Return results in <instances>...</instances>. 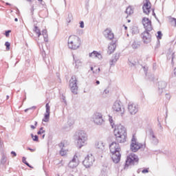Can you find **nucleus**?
Returning <instances> with one entry per match:
<instances>
[{
	"label": "nucleus",
	"instance_id": "nucleus-1",
	"mask_svg": "<svg viewBox=\"0 0 176 176\" xmlns=\"http://www.w3.org/2000/svg\"><path fill=\"white\" fill-rule=\"evenodd\" d=\"M142 24L146 30L141 34V38H142L144 43H148L151 42V39L152 38V36L149 32L153 30V28H152V22L149 19L144 18L142 20Z\"/></svg>",
	"mask_w": 176,
	"mask_h": 176
},
{
	"label": "nucleus",
	"instance_id": "nucleus-2",
	"mask_svg": "<svg viewBox=\"0 0 176 176\" xmlns=\"http://www.w3.org/2000/svg\"><path fill=\"white\" fill-rule=\"evenodd\" d=\"M110 152L111 155V159L113 163L118 164L120 162V157H122V155H120V146L119 143H116V142H113L109 145Z\"/></svg>",
	"mask_w": 176,
	"mask_h": 176
},
{
	"label": "nucleus",
	"instance_id": "nucleus-3",
	"mask_svg": "<svg viewBox=\"0 0 176 176\" xmlns=\"http://www.w3.org/2000/svg\"><path fill=\"white\" fill-rule=\"evenodd\" d=\"M87 133L85 131H78L75 133V140L76 141L77 146L80 149L85 145H87Z\"/></svg>",
	"mask_w": 176,
	"mask_h": 176
},
{
	"label": "nucleus",
	"instance_id": "nucleus-4",
	"mask_svg": "<svg viewBox=\"0 0 176 176\" xmlns=\"http://www.w3.org/2000/svg\"><path fill=\"white\" fill-rule=\"evenodd\" d=\"M109 122L112 129H114V135H123L127 134V130L123 125H115V122H113V118H112V116H109Z\"/></svg>",
	"mask_w": 176,
	"mask_h": 176
},
{
	"label": "nucleus",
	"instance_id": "nucleus-5",
	"mask_svg": "<svg viewBox=\"0 0 176 176\" xmlns=\"http://www.w3.org/2000/svg\"><path fill=\"white\" fill-rule=\"evenodd\" d=\"M80 38L78 36L72 35L68 39V47L72 50H77L80 47Z\"/></svg>",
	"mask_w": 176,
	"mask_h": 176
},
{
	"label": "nucleus",
	"instance_id": "nucleus-6",
	"mask_svg": "<svg viewBox=\"0 0 176 176\" xmlns=\"http://www.w3.org/2000/svg\"><path fill=\"white\" fill-rule=\"evenodd\" d=\"M113 109L115 112L118 113V115L122 116L124 115V107L122 105V102L116 100L113 105Z\"/></svg>",
	"mask_w": 176,
	"mask_h": 176
},
{
	"label": "nucleus",
	"instance_id": "nucleus-7",
	"mask_svg": "<svg viewBox=\"0 0 176 176\" xmlns=\"http://www.w3.org/2000/svg\"><path fill=\"white\" fill-rule=\"evenodd\" d=\"M141 148H142V144L137 142L135 135H133L131 144V150L132 151V152H137L138 149H141Z\"/></svg>",
	"mask_w": 176,
	"mask_h": 176
},
{
	"label": "nucleus",
	"instance_id": "nucleus-8",
	"mask_svg": "<svg viewBox=\"0 0 176 176\" xmlns=\"http://www.w3.org/2000/svg\"><path fill=\"white\" fill-rule=\"evenodd\" d=\"M93 155H88L82 162V164L85 168H90L95 162Z\"/></svg>",
	"mask_w": 176,
	"mask_h": 176
},
{
	"label": "nucleus",
	"instance_id": "nucleus-9",
	"mask_svg": "<svg viewBox=\"0 0 176 176\" xmlns=\"http://www.w3.org/2000/svg\"><path fill=\"white\" fill-rule=\"evenodd\" d=\"M69 87L73 94H78V80L75 76H72Z\"/></svg>",
	"mask_w": 176,
	"mask_h": 176
},
{
	"label": "nucleus",
	"instance_id": "nucleus-10",
	"mask_svg": "<svg viewBox=\"0 0 176 176\" xmlns=\"http://www.w3.org/2000/svg\"><path fill=\"white\" fill-rule=\"evenodd\" d=\"M128 111L130 115H135L138 110L140 109V107L137 103H134L133 102H129L128 104Z\"/></svg>",
	"mask_w": 176,
	"mask_h": 176
},
{
	"label": "nucleus",
	"instance_id": "nucleus-11",
	"mask_svg": "<svg viewBox=\"0 0 176 176\" xmlns=\"http://www.w3.org/2000/svg\"><path fill=\"white\" fill-rule=\"evenodd\" d=\"M135 163H138V156L135 154H131L126 160V166H134Z\"/></svg>",
	"mask_w": 176,
	"mask_h": 176
},
{
	"label": "nucleus",
	"instance_id": "nucleus-12",
	"mask_svg": "<svg viewBox=\"0 0 176 176\" xmlns=\"http://www.w3.org/2000/svg\"><path fill=\"white\" fill-rule=\"evenodd\" d=\"M94 122L96 124L101 126L104 124V118H102V114L100 113H96L93 116Z\"/></svg>",
	"mask_w": 176,
	"mask_h": 176
},
{
	"label": "nucleus",
	"instance_id": "nucleus-13",
	"mask_svg": "<svg viewBox=\"0 0 176 176\" xmlns=\"http://www.w3.org/2000/svg\"><path fill=\"white\" fill-rule=\"evenodd\" d=\"M79 164V159L78 158V155H74L73 159L69 162L68 167L70 168H75L78 167Z\"/></svg>",
	"mask_w": 176,
	"mask_h": 176
},
{
	"label": "nucleus",
	"instance_id": "nucleus-14",
	"mask_svg": "<svg viewBox=\"0 0 176 176\" xmlns=\"http://www.w3.org/2000/svg\"><path fill=\"white\" fill-rule=\"evenodd\" d=\"M103 35L106 39H108L109 41H112L113 38H115V35L113 34V32H112V30L109 28H107L104 31Z\"/></svg>",
	"mask_w": 176,
	"mask_h": 176
},
{
	"label": "nucleus",
	"instance_id": "nucleus-15",
	"mask_svg": "<svg viewBox=\"0 0 176 176\" xmlns=\"http://www.w3.org/2000/svg\"><path fill=\"white\" fill-rule=\"evenodd\" d=\"M45 108H46V111L44 116V118L43 119V122H47L50 119V106L49 105V103H47L45 104Z\"/></svg>",
	"mask_w": 176,
	"mask_h": 176
},
{
	"label": "nucleus",
	"instance_id": "nucleus-16",
	"mask_svg": "<svg viewBox=\"0 0 176 176\" xmlns=\"http://www.w3.org/2000/svg\"><path fill=\"white\" fill-rule=\"evenodd\" d=\"M116 140L120 144H124L127 140V134L125 135H116Z\"/></svg>",
	"mask_w": 176,
	"mask_h": 176
},
{
	"label": "nucleus",
	"instance_id": "nucleus-17",
	"mask_svg": "<svg viewBox=\"0 0 176 176\" xmlns=\"http://www.w3.org/2000/svg\"><path fill=\"white\" fill-rule=\"evenodd\" d=\"M142 9L145 14H149V13H151V2L149 1H146L143 5Z\"/></svg>",
	"mask_w": 176,
	"mask_h": 176
},
{
	"label": "nucleus",
	"instance_id": "nucleus-18",
	"mask_svg": "<svg viewBox=\"0 0 176 176\" xmlns=\"http://www.w3.org/2000/svg\"><path fill=\"white\" fill-rule=\"evenodd\" d=\"M167 86V83L164 81L158 82V93L159 94H162L163 93V89H166Z\"/></svg>",
	"mask_w": 176,
	"mask_h": 176
},
{
	"label": "nucleus",
	"instance_id": "nucleus-19",
	"mask_svg": "<svg viewBox=\"0 0 176 176\" xmlns=\"http://www.w3.org/2000/svg\"><path fill=\"white\" fill-rule=\"evenodd\" d=\"M149 134L151 137V141L153 145H157L159 144V140L156 138L152 129L149 130Z\"/></svg>",
	"mask_w": 176,
	"mask_h": 176
},
{
	"label": "nucleus",
	"instance_id": "nucleus-20",
	"mask_svg": "<svg viewBox=\"0 0 176 176\" xmlns=\"http://www.w3.org/2000/svg\"><path fill=\"white\" fill-rule=\"evenodd\" d=\"M120 58V54H115L111 60H110V65L111 67H113V65H115V64H116L118 60H119V58Z\"/></svg>",
	"mask_w": 176,
	"mask_h": 176
},
{
	"label": "nucleus",
	"instance_id": "nucleus-21",
	"mask_svg": "<svg viewBox=\"0 0 176 176\" xmlns=\"http://www.w3.org/2000/svg\"><path fill=\"white\" fill-rule=\"evenodd\" d=\"M115 49H116V43H111L108 46V54H112L115 52Z\"/></svg>",
	"mask_w": 176,
	"mask_h": 176
},
{
	"label": "nucleus",
	"instance_id": "nucleus-22",
	"mask_svg": "<svg viewBox=\"0 0 176 176\" xmlns=\"http://www.w3.org/2000/svg\"><path fill=\"white\" fill-rule=\"evenodd\" d=\"M95 146L100 151H104L105 149V144L102 141H98L96 143Z\"/></svg>",
	"mask_w": 176,
	"mask_h": 176
},
{
	"label": "nucleus",
	"instance_id": "nucleus-23",
	"mask_svg": "<svg viewBox=\"0 0 176 176\" xmlns=\"http://www.w3.org/2000/svg\"><path fill=\"white\" fill-rule=\"evenodd\" d=\"M89 57L91 58H100V57H101V54L97 52V51H94L93 52L89 53Z\"/></svg>",
	"mask_w": 176,
	"mask_h": 176
},
{
	"label": "nucleus",
	"instance_id": "nucleus-24",
	"mask_svg": "<svg viewBox=\"0 0 176 176\" xmlns=\"http://www.w3.org/2000/svg\"><path fill=\"white\" fill-rule=\"evenodd\" d=\"M125 13H126V14H129L130 16V14H133V13H134V9H133V7L129 6L126 9Z\"/></svg>",
	"mask_w": 176,
	"mask_h": 176
},
{
	"label": "nucleus",
	"instance_id": "nucleus-25",
	"mask_svg": "<svg viewBox=\"0 0 176 176\" xmlns=\"http://www.w3.org/2000/svg\"><path fill=\"white\" fill-rule=\"evenodd\" d=\"M174 57H175L174 52L169 51V53L167 54V59L171 60L172 63H173V61L174 60Z\"/></svg>",
	"mask_w": 176,
	"mask_h": 176
},
{
	"label": "nucleus",
	"instance_id": "nucleus-26",
	"mask_svg": "<svg viewBox=\"0 0 176 176\" xmlns=\"http://www.w3.org/2000/svg\"><path fill=\"white\" fill-rule=\"evenodd\" d=\"M42 32H43L42 35H43V36L44 38L45 42H47V41H48L47 40V30H43Z\"/></svg>",
	"mask_w": 176,
	"mask_h": 176
},
{
	"label": "nucleus",
	"instance_id": "nucleus-27",
	"mask_svg": "<svg viewBox=\"0 0 176 176\" xmlns=\"http://www.w3.org/2000/svg\"><path fill=\"white\" fill-rule=\"evenodd\" d=\"M34 32H36L37 36L40 37L42 35V34L41 33V30L38 28H37V26H34Z\"/></svg>",
	"mask_w": 176,
	"mask_h": 176
},
{
	"label": "nucleus",
	"instance_id": "nucleus-28",
	"mask_svg": "<svg viewBox=\"0 0 176 176\" xmlns=\"http://www.w3.org/2000/svg\"><path fill=\"white\" fill-rule=\"evenodd\" d=\"M22 162L24 163V164H25L26 166H28V167L32 168V166H31L30 164L27 162V158H25V157H22Z\"/></svg>",
	"mask_w": 176,
	"mask_h": 176
},
{
	"label": "nucleus",
	"instance_id": "nucleus-29",
	"mask_svg": "<svg viewBox=\"0 0 176 176\" xmlns=\"http://www.w3.org/2000/svg\"><path fill=\"white\" fill-rule=\"evenodd\" d=\"M140 43H138V42L134 41L132 43L133 49H138V47H140Z\"/></svg>",
	"mask_w": 176,
	"mask_h": 176
},
{
	"label": "nucleus",
	"instance_id": "nucleus-30",
	"mask_svg": "<svg viewBox=\"0 0 176 176\" xmlns=\"http://www.w3.org/2000/svg\"><path fill=\"white\" fill-rule=\"evenodd\" d=\"M0 162H1V164H3V165L6 164V162H7L6 156L3 155Z\"/></svg>",
	"mask_w": 176,
	"mask_h": 176
},
{
	"label": "nucleus",
	"instance_id": "nucleus-31",
	"mask_svg": "<svg viewBox=\"0 0 176 176\" xmlns=\"http://www.w3.org/2000/svg\"><path fill=\"white\" fill-rule=\"evenodd\" d=\"M60 155L61 156H65V155H67V150H65L64 148H60Z\"/></svg>",
	"mask_w": 176,
	"mask_h": 176
},
{
	"label": "nucleus",
	"instance_id": "nucleus-32",
	"mask_svg": "<svg viewBox=\"0 0 176 176\" xmlns=\"http://www.w3.org/2000/svg\"><path fill=\"white\" fill-rule=\"evenodd\" d=\"M71 20H72V14H68L67 18L66 19L67 23H71Z\"/></svg>",
	"mask_w": 176,
	"mask_h": 176
},
{
	"label": "nucleus",
	"instance_id": "nucleus-33",
	"mask_svg": "<svg viewBox=\"0 0 176 176\" xmlns=\"http://www.w3.org/2000/svg\"><path fill=\"white\" fill-rule=\"evenodd\" d=\"M170 22L171 23L172 25L176 26V19L175 18H170Z\"/></svg>",
	"mask_w": 176,
	"mask_h": 176
},
{
	"label": "nucleus",
	"instance_id": "nucleus-34",
	"mask_svg": "<svg viewBox=\"0 0 176 176\" xmlns=\"http://www.w3.org/2000/svg\"><path fill=\"white\" fill-rule=\"evenodd\" d=\"M109 93V90L104 89L103 92L102 93V97H107V95Z\"/></svg>",
	"mask_w": 176,
	"mask_h": 176
},
{
	"label": "nucleus",
	"instance_id": "nucleus-35",
	"mask_svg": "<svg viewBox=\"0 0 176 176\" xmlns=\"http://www.w3.org/2000/svg\"><path fill=\"white\" fill-rule=\"evenodd\" d=\"M31 137L33 140V141H36V142H38V135H34V134H31Z\"/></svg>",
	"mask_w": 176,
	"mask_h": 176
},
{
	"label": "nucleus",
	"instance_id": "nucleus-36",
	"mask_svg": "<svg viewBox=\"0 0 176 176\" xmlns=\"http://www.w3.org/2000/svg\"><path fill=\"white\" fill-rule=\"evenodd\" d=\"M162 36H163V34H162L161 31H158L157 32V38L159 39H162Z\"/></svg>",
	"mask_w": 176,
	"mask_h": 176
},
{
	"label": "nucleus",
	"instance_id": "nucleus-37",
	"mask_svg": "<svg viewBox=\"0 0 176 176\" xmlns=\"http://www.w3.org/2000/svg\"><path fill=\"white\" fill-rule=\"evenodd\" d=\"M5 46H6V50H10V43L9 42H6L5 43Z\"/></svg>",
	"mask_w": 176,
	"mask_h": 176
},
{
	"label": "nucleus",
	"instance_id": "nucleus-38",
	"mask_svg": "<svg viewBox=\"0 0 176 176\" xmlns=\"http://www.w3.org/2000/svg\"><path fill=\"white\" fill-rule=\"evenodd\" d=\"M45 130H43V127H41L40 130L37 132V134L41 135V134H44Z\"/></svg>",
	"mask_w": 176,
	"mask_h": 176
},
{
	"label": "nucleus",
	"instance_id": "nucleus-39",
	"mask_svg": "<svg viewBox=\"0 0 176 176\" xmlns=\"http://www.w3.org/2000/svg\"><path fill=\"white\" fill-rule=\"evenodd\" d=\"M100 67H98V69H96V70L93 71V74H100Z\"/></svg>",
	"mask_w": 176,
	"mask_h": 176
},
{
	"label": "nucleus",
	"instance_id": "nucleus-40",
	"mask_svg": "<svg viewBox=\"0 0 176 176\" xmlns=\"http://www.w3.org/2000/svg\"><path fill=\"white\" fill-rule=\"evenodd\" d=\"M65 146V144H64V142H60L59 144V147L60 148V149H64Z\"/></svg>",
	"mask_w": 176,
	"mask_h": 176
},
{
	"label": "nucleus",
	"instance_id": "nucleus-41",
	"mask_svg": "<svg viewBox=\"0 0 176 176\" xmlns=\"http://www.w3.org/2000/svg\"><path fill=\"white\" fill-rule=\"evenodd\" d=\"M132 34H138V30H137V28H133L132 29Z\"/></svg>",
	"mask_w": 176,
	"mask_h": 176
},
{
	"label": "nucleus",
	"instance_id": "nucleus-42",
	"mask_svg": "<svg viewBox=\"0 0 176 176\" xmlns=\"http://www.w3.org/2000/svg\"><path fill=\"white\" fill-rule=\"evenodd\" d=\"M80 28H85V23L82 21L80 22Z\"/></svg>",
	"mask_w": 176,
	"mask_h": 176
},
{
	"label": "nucleus",
	"instance_id": "nucleus-43",
	"mask_svg": "<svg viewBox=\"0 0 176 176\" xmlns=\"http://www.w3.org/2000/svg\"><path fill=\"white\" fill-rule=\"evenodd\" d=\"M76 67H79V64H80V60H75Z\"/></svg>",
	"mask_w": 176,
	"mask_h": 176
},
{
	"label": "nucleus",
	"instance_id": "nucleus-44",
	"mask_svg": "<svg viewBox=\"0 0 176 176\" xmlns=\"http://www.w3.org/2000/svg\"><path fill=\"white\" fill-rule=\"evenodd\" d=\"M10 32H12V31L11 30H8V31H6V34H5V35H6V36H9V34H10Z\"/></svg>",
	"mask_w": 176,
	"mask_h": 176
},
{
	"label": "nucleus",
	"instance_id": "nucleus-45",
	"mask_svg": "<svg viewBox=\"0 0 176 176\" xmlns=\"http://www.w3.org/2000/svg\"><path fill=\"white\" fill-rule=\"evenodd\" d=\"M129 65H130V67H134V65H135V62L131 63V61H129Z\"/></svg>",
	"mask_w": 176,
	"mask_h": 176
},
{
	"label": "nucleus",
	"instance_id": "nucleus-46",
	"mask_svg": "<svg viewBox=\"0 0 176 176\" xmlns=\"http://www.w3.org/2000/svg\"><path fill=\"white\" fill-rule=\"evenodd\" d=\"M142 173L143 174H145V173H149V170H148V169H144V170H142Z\"/></svg>",
	"mask_w": 176,
	"mask_h": 176
},
{
	"label": "nucleus",
	"instance_id": "nucleus-47",
	"mask_svg": "<svg viewBox=\"0 0 176 176\" xmlns=\"http://www.w3.org/2000/svg\"><path fill=\"white\" fill-rule=\"evenodd\" d=\"M11 155H13V156H14V157H16L17 156V153H16V152H14V151H12Z\"/></svg>",
	"mask_w": 176,
	"mask_h": 176
},
{
	"label": "nucleus",
	"instance_id": "nucleus-48",
	"mask_svg": "<svg viewBox=\"0 0 176 176\" xmlns=\"http://www.w3.org/2000/svg\"><path fill=\"white\" fill-rule=\"evenodd\" d=\"M28 151H30V152H35V149H32L31 148H28Z\"/></svg>",
	"mask_w": 176,
	"mask_h": 176
},
{
	"label": "nucleus",
	"instance_id": "nucleus-49",
	"mask_svg": "<svg viewBox=\"0 0 176 176\" xmlns=\"http://www.w3.org/2000/svg\"><path fill=\"white\" fill-rule=\"evenodd\" d=\"M38 2H41L42 5H45V2H43V0H38Z\"/></svg>",
	"mask_w": 176,
	"mask_h": 176
},
{
	"label": "nucleus",
	"instance_id": "nucleus-50",
	"mask_svg": "<svg viewBox=\"0 0 176 176\" xmlns=\"http://www.w3.org/2000/svg\"><path fill=\"white\" fill-rule=\"evenodd\" d=\"M30 127H31V129H32V130H35V129H36L35 126H34V125H31Z\"/></svg>",
	"mask_w": 176,
	"mask_h": 176
},
{
	"label": "nucleus",
	"instance_id": "nucleus-51",
	"mask_svg": "<svg viewBox=\"0 0 176 176\" xmlns=\"http://www.w3.org/2000/svg\"><path fill=\"white\" fill-rule=\"evenodd\" d=\"M166 98H168V100H170V96L168 95V94H166Z\"/></svg>",
	"mask_w": 176,
	"mask_h": 176
},
{
	"label": "nucleus",
	"instance_id": "nucleus-52",
	"mask_svg": "<svg viewBox=\"0 0 176 176\" xmlns=\"http://www.w3.org/2000/svg\"><path fill=\"white\" fill-rule=\"evenodd\" d=\"M30 109H31V108L25 109V112H28V111H30Z\"/></svg>",
	"mask_w": 176,
	"mask_h": 176
},
{
	"label": "nucleus",
	"instance_id": "nucleus-53",
	"mask_svg": "<svg viewBox=\"0 0 176 176\" xmlns=\"http://www.w3.org/2000/svg\"><path fill=\"white\" fill-rule=\"evenodd\" d=\"M96 85H100V81L99 80H96Z\"/></svg>",
	"mask_w": 176,
	"mask_h": 176
},
{
	"label": "nucleus",
	"instance_id": "nucleus-54",
	"mask_svg": "<svg viewBox=\"0 0 176 176\" xmlns=\"http://www.w3.org/2000/svg\"><path fill=\"white\" fill-rule=\"evenodd\" d=\"M3 144V142L0 140V145L2 146Z\"/></svg>",
	"mask_w": 176,
	"mask_h": 176
},
{
	"label": "nucleus",
	"instance_id": "nucleus-55",
	"mask_svg": "<svg viewBox=\"0 0 176 176\" xmlns=\"http://www.w3.org/2000/svg\"><path fill=\"white\" fill-rule=\"evenodd\" d=\"M37 125H38V122L35 121L34 126H37Z\"/></svg>",
	"mask_w": 176,
	"mask_h": 176
},
{
	"label": "nucleus",
	"instance_id": "nucleus-56",
	"mask_svg": "<svg viewBox=\"0 0 176 176\" xmlns=\"http://www.w3.org/2000/svg\"><path fill=\"white\" fill-rule=\"evenodd\" d=\"M124 30H127V26H126V25H124Z\"/></svg>",
	"mask_w": 176,
	"mask_h": 176
},
{
	"label": "nucleus",
	"instance_id": "nucleus-57",
	"mask_svg": "<svg viewBox=\"0 0 176 176\" xmlns=\"http://www.w3.org/2000/svg\"><path fill=\"white\" fill-rule=\"evenodd\" d=\"M158 126H159L160 127H162V124H160V122H159V123H158Z\"/></svg>",
	"mask_w": 176,
	"mask_h": 176
},
{
	"label": "nucleus",
	"instance_id": "nucleus-58",
	"mask_svg": "<svg viewBox=\"0 0 176 176\" xmlns=\"http://www.w3.org/2000/svg\"><path fill=\"white\" fill-rule=\"evenodd\" d=\"M153 15L156 16V14H155V11H153Z\"/></svg>",
	"mask_w": 176,
	"mask_h": 176
},
{
	"label": "nucleus",
	"instance_id": "nucleus-59",
	"mask_svg": "<svg viewBox=\"0 0 176 176\" xmlns=\"http://www.w3.org/2000/svg\"><path fill=\"white\" fill-rule=\"evenodd\" d=\"M94 67H91V71H94Z\"/></svg>",
	"mask_w": 176,
	"mask_h": 176
},
{
	"label": "nucleus",
	"instance_id": "nucleus-60",
	"mask_svg": "<svg viewBox=\"0 0 176 176\" xmlns=\"http://www.w3.org/2000/svg\"><path fill=\"white\" fill-rule=\"evenodd\" d=\"M14 21H19V19L17 18H15Z\"/></svg>",
	"mask_w": 176,
	"mask_h": 176
},
{
	"label": "nucleus",
	"instance_id": "nucleus-61",
	"mask_svg": "<svg viewBox=\"0 0 176 176\" xmlns=\"http://www.w3.org/2000/svg\"><path fill=\"white\" fill-rule=\"evenodd\" d=\"M56 76H58V78L60 76V74L57 73Z\"/></svg>",
	"mask_w": 176,
	"mask_h": 176
},
{
	"label": "nucleus",
	"instance_id": "nucleus-62",
	"mask_svg": "<svg viewBox=\"0 0 176 176\" xmlns=\"http://www.w3.org/2000/svg\"><path fill=\"white\" fill-rule=\"evenodd\" d=\"M42 138H45V134L43 135Z\"/></svg>",
	"mask_w": 176,
	"mask_h": 176
},
{
	"label": "nucleus",
	"instance_id": "nucleus-63",
	"mask_svg": "<svg viewBox=\"0 0 176 176\" xmlns=\"http://www.w3.org/2000/svg\"><path fill=\"white\" fill-rule=\"evenodd\" d=\"M6 97H7V100H9V96H7Z\"/></svg>",
	"mask_w": 176,
	"mask_h": 176
},
{
	"label": "nucleus",
	"instance_id": "nucleus-64",
	"mask_svg": "<svg viewBox=\"0 0 176 176\" xmlns=\"http://www.w3.org/2000/svg\"><path fill=\"white\" fill-rule=\"evenodd\" d=\"M6 5H10V3H6Z\"/></svg>",
	"mask_w": 176,
	"mask_h": 176
}]
</instances>
